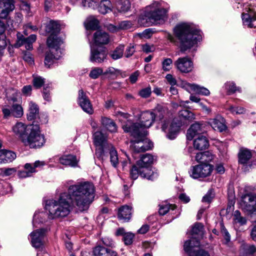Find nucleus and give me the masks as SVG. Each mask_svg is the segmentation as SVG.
Listing matches in <instances>:
<instances>
[{
  "mask_svg": "<svg viewBox=\"0 0 256 256\" xmlns=\"http://www.w3.org/2000/svg\"><path fill=\"white\" fill-rule=\"evenodd\" d=\"M245 250L247 254H253L256 252V248L254 245H246L245 246Z\"/></svg>",
  "mask_w": 256,
  "mask_h": 256,
  "instance_id": "680f3d73",
  "label": "nucleus"
},
{
  "mask_svg": "<svg viewBox=\"0 0 256 256\" xmlns=\"http://www.w3.org/2000/svg\"><path fill=\"white\" fill-rule=\"evenodd\" d=\"M132 208L125 205L121 206L118 211V218L124 222L128 221L131 218Z\"/></svg>",
  "mask_w": 256,
  "mask_h": 256,
  "instance_id": "2f4dec72",
  "label": "nucleus"
},
{
  "mask_svg": "<svg viewBox=\"0 0 256 256\" xmlns=\"http://www.w3.org/2000/svg\"><path fill=\"white\" fill-rule=\"evenodd\" d=\"M33 84L36 88H41L44 83V79L40 76L34 77L33 79Z\"/></svg>",
  "mask_w": 256,
  "mask_h": 256,
  "instance_id": "864d4df0",
  "label": "nucleus"
},
{
  "mask_svg": "<svg viewBox=\"0 0 256 256\" xmlns=\"http://www.w3.org/2000/svg\"><path fill=\"white\" fill-rule=\"evenodd\" d=\"M50 49L51 50L50 52L46 53L44 59V64L48 68L53 64L54 59H59L63 54V49L61 48L60 46H59L58 50H56V48Z\"/></svg>",
  "mask_w": 256,
  "mask_h": 256,
  "instance_id": "aec40b11",
  "label": "nucleus"
},
{
  "mask_svg": "<svg viewBox=\"0 0 256 256\" xmlns=\"http://www.w3.org/2000/svg\"><path fill=\"white\" fill-rule=\"evenodd\" d=\"M172 119V116L159 121L162 130L167 133L166 137L170 140L176 138L181 126L176 118H174L171 122Z\"/></svg>",
  "mask_w": 256,
  "mask_h": 256,
  "instance_id": "9d476101",
  "label": "nucleus"
},
{
  "mask_svg": "<svg viewBox=\"0 0 256 256\" xmlns=\"http://www.w3.org/2000/svg\"><path fill=\"white\" fill-rule=\"evenodd\" d=\"M174 34L182 53L194 46L202 38V32L188 22L176 24L174 28Z\"/></svg>",
  "mask_w": 256,
  "mask_h": 256,
  "instance_id": "f03ea898",
  "label": "nucleus"
},
{
  "mask_svg": "<svg viewBox=\"0 0 256 256\" xmlns=\"http://www.w3.org/2000/svg\"><path fill=\"white\" fill-rule=\"evenodd\" d=\"M110 149V161L112 166L116 168L118 164V158L116 150L112 146L108 148Z\"/></svg>",
  "mask_w": 256,
  "mask_h": 256,
  "instance_id": "79ce46f5",
  "label": "nucleus"
},
{
  "mask_svg": "<svg viewBox=\"0 0 256 256\" xmlns=\"http://www.w3.org/2000/svg\"><path fill=\"white\" fill-rule=\"evenodd\" d=\"M4 163L12 162L16 158V154L10 150H4Z\"/></svg>",
  "mask_w": 256,
  "mask_h": 256,
  "instance_id": "603ef678",
  "label": "nucleus"
},
{
  "mask_svg": "<svg viewBox=\"0 0 256 256\" xmlns=\"http://www.w3.org/2000/svg\"><path fill=\"white\" fill-rule=\"evenodd\" d=\"M94 144L96 147V154L98 157L102 156L105 150L112 146L108 143L107 136L100 130H97L93 134Z\"/></svg>",
  "mask_w": 256,
  "mask_h": 256,
  "instance_id": "9b49d317",
  "label": "nucleus"
},
{
  "mask_svg": "<svg viewBox=\"0 0 256 256\" xmlns=\"http://www.w3.org/2000/svg\"><path fill=\"white\" fill-rule=\"evenodd\" d=\"M124 48V45H119L110 54V57L114 60L120 58L123 56Z\"/></svg>",
  "mask_w": 256,
  "mask_h": 256,
  "instance_id": "ea45409f",
  "label": "nucleus"
},
{
  "mask_svg": "<svg viewBox=\"0 0 256 256\" xmlns=\"http://www.w3.org/2000/svg\"><path fill=\"white\" fill-rule=\"evenodd\" d=\"M46 230L41 228L36 230L30 234L32 246L36 249H42L44 246V238Z\"/></svg>",
  "mask_w": 256,
  "mask_h": 256,
  "instance_id": "f3484780",
  "label": "nucleus"
},
{
  "mask_svg": "<svg viewBox=\"0 0 256 256\" xmlns=\"http://www.w3.org/2000/svg\"><path fill=\"white\" fill-rule=\"evenodd\" d=\"M93 254L94 256H118V254L116 251L101 246L94 247L93 250Z\"/></svg>",
  "mask_w": 256,
  "mask_h": 256,
  "instance_id": "bb28decb",
  "label": "nucleus"
},
{
  "mask_svg": "<svg viewBox=\"0 0 256 256\" xmlns=\"http://www.w3.org/2000/svg\"><path fill=\"white\" fill-rule=\"evenodd\" d=\"M156 160V156L146 154L142 155L140 160L136 162V165L142 168L140 172L142 178L151 180L158 178V172L152 170L151 169V166Z\"/></svg>",
  "mask_w": 256,
  "mask_h": 256,
  "instance_id": "39448f33",
  "label": "nucleus"
},
{
  "mask_svg": "<svg viewBox=\"0 0 256 256\" xmlns=\"http://www.w3.org/2000/svg\"><path fill=\"white\" fill-rule=\"evenodd\" d=\"M178 116L180 118H183L184 120L191 122L195 119L194 114L188 110H182L178 112Z\"/></svg>",
  "mask_w": 256,
  "mask_h": 256,
  "instance_id": "a19ab883",
  "label": "nucleus"
},
{
  "mask_svg": "<svg viewBox=\"0 0 256 256\" xmlns=\"http://www.w3.org/2000/svg\"><path fill=\"white\" fill-rule=\"evenodd\" d=\"M142 50L146 53L152 52L154 50V47L152 46H150L148 44L142 45Z\"/></svg>",
  "mask_w": 256,
  "mask_h": 256,
  "instance_id": "338daca9",
  "label": "nucleus"
},
{
  "mask_svg": "<svg viewBox=\"0 0 256 256\" xmlns=\"http://www.w3.org/2000/svg\"><path fill=\"white\" fill-rule=\"evenodd\" d=\"M94 196L95 188L92 183H80L70 186L68 192L61 194L58 200H46L45 208L48 212L50 219L64 218L70 212V202L73 206L83 212L88 210Z\"/></svg>",
  "mask_w": 256,
  "mask_h": 256,
  "instance_id": "f257e3e1",
  "label": "nucleus"
},
{
  "mask_svg": "<svg viewBox=\"0 0 256 256\" xmlns=\"http://www.w3.org/2000/svg\"><path fill=\"white\" fill-rule=\"evenodd\" d=\"M166 14V10L162 6V3L154 2L146 6L145 16L150 22L156 24L163 21Z\"/></svg>",
  "mask_w": 256,
  "mask_h": 256,
  "instance_id": "0eeeda50",
  "label": "nucleus"
},
{
  "mask_svg": "<svg viewBox=\"0 0 256 256\" xmlns=\"http://www.w3.org/2000/svg\"><path fill=\"white\" fill-rule=\"evenodd\" d=\"M166 78L167 81L168 82V83L172 86H174L176 84V78H174L172 74H168L166 76Z\"/></svg>",
  "mask_w": 256,
  "mask_h": 256,
  "instance_id": "e2e57ef3",
  "label": "nucleus"
},
{
  "mask_svg": "<svg viewBox=\"0 0 256 256\" xmlns=\"http://www.w3.org/2000/svg\"><path fill=\"white\" fill-rule=\"evenodd\" d=\"M214 156L208 151L198 153L195 157L196 162L201 164H208L214 159Z\"/></svg>",
  "mask_w": 256,
  "mask_h": 256,
  "instance_id": "473e14b6",
  "label": "nucleus"
},
{
  "mask_svg": "<svg viewBox=\"0 0 256 256\" xmlns=\"http://www.w3.org/2000/svg\"><path fill=\"white\" fill-rule=\"evenodd\" d=\"M205 132L204 126L198 122L192 124L187 131L186 138L188 140H192L196 136L203 135Z\"/></svg>",
  "mask_w": 256,
  "mask_h": 256,
  "instance_id": "6ab92c4d",
  "label": "nucleus"
},
{
  "mask_svg": "<svg viewBox=\"0 0 256 256\" xmlns=\"http://www.w3.org/2000/svg\"><path fill=\"white\" fill-rule=\"evenodd\" d=\"M1 186L2 187V192L4 194H6L10 192L12 190V186L9 183L2 181Z\"/></svg>",
  "mask_w": 256,
  "mask_h": 256,
  "instance_id": "13d9d810",
  "label": "nucleus"
},
{
  "mask_svg": "<svg viewBox=\"0 0 256 256\" xmlns=\"http://www.w3.org/2000/svg\"><path fill=\"white\" fill-rule=\"evenodd\" d=\"M60 25L56 21L50 20L46 26V32L50 34L46 41L47 45L50 48H56L58 50L59 46L63 44V40L58 36L60 32Z\"/></svg>",
  "mask_w": 256,
  "mask_h": 256,
  "instance_id": "6e6552de",
  "label": "nucleus"
},
{
  "mask_svg": "<svg viewBox=\"0 0 256 256\" xmlns=\"http://www.w3.org/2000/svg\"><path fill=\"white\" fill-rule=\"evenodd\" d=\"M194 146L198 150H202L208 148L209 142L206 136L204 135L198 136L194 140Z\"/></svg>",
  "mask_w": 256,
  "mask_h": 256,
  "instance_id": "c85d7f7f",
  "label": "nucleus"
},
{
  "mask_svg": "<svg viewBox=\"0 0 256 256\" xmlns=\"http://www.w3.org/2000/svg\"><path fill=\"white\" fill-rule=\"evenodd\" d=\"M240 206L242 210L250 216V220L256 222V194L250 192L242 196Z\"/></svg>",
  "mask_w": 256,
  "mask_h": 256,
  "instance_id": "1a4fd4ad",
  "label": "nucleus"
},
{
  "mask_svg": "<svg viewBox=\"0 0 256 256\" xmlns=\"http://www.w3.org/2000/svg\"><path fill=\"white\" fill-rule=\"evenodd\" d=\"M116 234L117 236H122L123 240L126 245L131 244L134 237V234L132 232H126L124 228H119L117 230Z\"/></svg>",
  "mask_w": 256,
  "mask_h": 256,
  "instance_id": "72a5a7b5",
  "label": "nucleus"
},
{
  "mask_svg": "<svg viewBox=\"0 0 256 256\" xmlns=\"http://www.w3.org/2000/svg\"><path fill=\"white\" fill-rule=\"evenodd\" d=\"M144 136L134 137L138 138V140L130 141V148L132 153L143 152L150 150L152 148V143L147 140L144 139Z\"/></svg>",
  "mask_w": 256,
  "mask_h": 256,
  "instance_id": "ddd939ff",
  "label": "nucleus"
},
{
  "mask_svg": "<svg viewBox=\"0 0 256 256\" xmlns=\"http://www.w3.org/2000/svg\"><path fill=\"white\" fill-rule=\"evenodd\" d=\"M12 116L14 117L20 118L23 115V110L20 104H13L12 107Z\"/></svg>",
  "mask_w": 256,
  "mask_h": 256,
  "instance_id": "49530a36",
  "label": "nucleus"
},
{
  "mask_svg": "<svg viewBox=\"0 0 256 256\" xmlns=\"http://www.w3.org/2000/svg\"><path fill=\"white\" fill-rule=\"evenodd\" d=\"M102 243L107 246L112 247L114 245V242L112 238L108 237H104L102 238Z\"/></svg>",
  "mask_w": 256,
  "mask_h": 256,
  "instance_id": "052dcab7",
  "label": "nucleus"
},
{
  "mask_svg": "<svg viewBox=\"0 0 256 256\" xmlns=\"http://www.w3.org/2000/svg\"><path fill=\"white\" fill-rule=\"evenodd\" d=\"M32 90V86L30 85H27L23 87L22 92L26 96H30Z\"/></svg>",
  "mask_w": 256,
  "mask_h": 256,
  "instance_id": "0e129e2a",
  "label": "nucleus"
},
{
  "mask_svg": "<svg viewBox=\"0 0 256 256\" xmlns=\"http://www.w3.org/2000/svg\"><path fill=\"white\" fill-rule=\"evenodd\" d=\"M99 22L93 16L88 17L84 22V24L86 30H96L98 27Z\"/></svg>",
  "mask_w": 256,
  "mask_h": 256,
  "instance_id": "58836bf2",
  "label": "nucleus"
},
{
  "mask_svg": "<svg viewBox=\"0 0 256 256\" xmlns=\"http://www.w3.org/2000/svg\"><path fill=\"white\" fill-rule=\"evenodd\" d=\"M39 109L37 104L30 102H29L28 113L27 114L28 120H32L38 116Z\"/></svg>",
  "mask_w": 256,
  "mask_h": 256,
  "instance_id": "c9c22d12",
  "label": "nucleus"
},
{
  "mask_svg": "<svg viewBox=\"0 0 256 256\" xmlns=\"http://www.w3.org/2000/svg\"><path fill=\"white\" fill-rule=\"evenodd\" d=\"M213 170V166L210 164H200L190 167L188 173L194 179L203 178L210 176Z\"/></svg>",
  "mask_w": 256,
  "mask_h": 256,
  "instance_id": "f8f14e48",
  "label": "nucleus"
},
{
  "mask_svg": "<svg viewBox=\"0 0 256 256\" xmlns=\"http://www.w3.org/2000/svg\"><path fill=\"white\" fill-rule=\"evenodd\" d=\"M208 124L214 130L220 132L225 131L227 128L225 120L221 116H218L214 118L209 120Z\"/></svg>",
  "mask_w": 256,
  "mask_h": 256,
  "instance_id": "5701e85b",
  "label": "nucleus"
},
{
  "mask_svg": "<svg viewBox=\"0 0 256 256\" xmlns=\"http://www.w3.org/2000/svg\"><path fill=\"white\" fill-rule=\"evenodd\" d=\"M108 52L104 48H92L90 60L92 62L102 63L106 60Z\"/></svg>",
  "mask_w": 256,
  "mask_h": 256,
  "instance_id": "2eb2a0df",
  "label": "nucleus"
},
{
  "mask_svg": "<svg viewBox=\"0 0 256 256\" xmlns=\"http://www.w3.org/2000/svg\"><path fill=\"white\" fill-rule=\"evenodd\" d=\"M78 102L84 112L90 114H92L94 113V109L90 101L86 94L82 89L78 90Z\"/></svg>",
  "mask_w": 256,
  "mask_h": 256,
  "instance_id": "dca6fc26",
  "label": "nucleus"
},
{
  "mask_svg": "<svg viewBox=\"0 0 256 256\" xmlns=\"http://www.w3.org/2000/svg\"><path fill=\"white\" fill-rule=\"evenodd\" d=\"M214 196V194L212 190H209L206 194L202 198V201L203 202L210 203Z\"/></svg>",
  "mask_w": 256,
  "mask_h": 256,
  "instance_id": "6e6d98bb",
  "label": "nucleus"
},
{
  "mask_svg": "<svg viewBox=\"0 0 256 256\" xmlns=\"http://www.w3.org/2000/svg\"><path fill=\"white\" fill-rule=\"evenodd\" d=\"M151 93V88L149 86H148L140 90L139 91L138 94L142 98H147L150 96Z\"/></svg>",
  "mask_w": 256,
  "mask_h": 256,
  "instance_id": "5fc2aeb1",
  "label": "nucleus"
},
{
  "mask_svg": "<svg viewBox=\"0 0 256 256\" xmlns=\"http://www.w3.org/2000/svg\"><path fill=\"white\" fill-rule=\"evenodd\" d=\"M183 86L189 92L193 91L196 93L206 96H208L210 94V90L208 89L197 84L185 82Z\"/></svg>",
  "mask_w": 256,
  "mask_h": 256,
  "instance_id": "a878e982",
  "label": "nucleus"
},
{
  "mask_svg": "<svg viewBox=\"0 0 256 256\" xmlns=\"http://www.w3.org/2000/svg\"><path fill=\"white\" fill-rule=\"evenodd\" d=\"M246 12V13L244 12L242 14V22L244 26H247L249 28H252L254 27L253 22L256 21V12L250 8Z\"/></svg>",
  "mask_w": 256,
  "mask_h": 256,
  "instance_id": "393cba45",
  "label": "nucleus"
},
{
  "mask_svg": "<svg viewBox=\"0 0 256 256\" xmlns=\"http://www.w3.org/2000/svg\"><path fill=\"white\" fill-rule=\"evenodd\" d=\"M102 74H104L102 68L99 67H95L92 69L89 74V76L92 79H96Z\"/></svg>",
  "mask_w": 256,
  "mask_h": 256,
  "instance_id": "de8ad7c7",
  "label": "nucleus"
},
{
  "mask_svg": "<svg viewBox=\"0 0 256 256\" xmlns=\"http://www.w3.org/2000/svg\"><path fill=\"white\" fill-rule=\"evenodd\" d=\"M0 170V174L2 176H9L16 172L15 168H2Z\"/></svg>",
  "mask_w": 256,
  "mask_h": 256,
  "instance_id": "4d7b16f0",
  "label": "nucleus"
},
{
  "mask_svg": "<svg viewBox=\"0 0 256 256\" xmlns=\"http://www.w3.org/2000/svg\"><path fill=\"white\" fill-rule=\"evenodd\" d=\"M252 158V153L248 149L241 150L238 153V162L244 166L249 164V160Z\"/></svg>",
  "mask_w": 256,
  "mask_h": 256,
  "instance_id": "f704fd0d",
  "label": "nucleus"
},
{
  "mask_svg": "<svg viewBox=\"0 0 256 256\" xmlns=\"http://www.w3.org/2000/svg\"><path fill=\"white\" fill-rule=\"evenodd\" d=\"M121 74L120 70L114 67H109L104 72V75H109L110 76L116 77Z\"/></svg>",
  "mask_w": 256,
  "mask_h": 256,
  "instance_id": "09e8293b",
  "label": "nucleus"
},
{
  "mask_svg": "<svg viewBox=\"0 0 256 256\" xmlns=\"http://www.w3.org/2000/svg\"><path fill=\"white\" fill-rule=\"evenodd\" d=\"M32 124L26 126L22 122L16 123L12 128L14 132L18 136L22 142V138H25L31 130Z\"/></svg>",
  "mask_w": 256,
  "mask_h": 256,
  "instance_id": "b1692460",
  "label": "nucleus"
},
{
  "mask_svg": "<svg viewBox=\"0 0 256 256\" xmlns=\"http://www.w3.org/2000/svg\"><path fill=\"white\" fill-rule=\"evenodd\" d=\"M176 68L182 74H188L194 69V64L191 58L188 56L178 58L174 64Z\"/></svg>",
  "mask_w": 256,
  "mask_h": 256,
  "instance_id": "4468645a",
  "label": "nucleus"
},
{
  "mask_svg": "<svg viewBox=\"0 0 256 256\" xmlns=\"http://www.w3.org/2000/svg\"><path fill=\"white\" fill-rule=\"evenodd\" d=\"M100 122L102 126L110 132H115L117 131V126L114 120L105 116H102Z\"/></svg>",
  "mask_w": 256,
  "mask_h": 256,
  "instance_id": "c756f323",
  "label": "nucleus"
},
{
  "mask_svg": "<svg viewBox=\"0 0 256 256\" xmlns=\"http://www.w3.org/2000/svg\"><path fill=\"white\" fill-rule=\"evenodd\" d=\"M140 73L138 71H136L132 73L130 76L129 79L131 83H135L137 80L138 76H139Z\"/></svg>",
  "mask_w": 256,
  "mask_h": 256,
  "instance_id": "69168bd1",
  "label": "nucleus"
},
{
  "mask_svg": "<svg viewBox=\"0 0 256 256\" xmlns=\"http://www.w3.org/2000/svg\"><path fill=\"white\" fill-rule=\"evenodd\" d=\"M172 64V60L170 58H164L162 62V69L165 72L170 71Z\"/></svg>",
  "mask_w": 256,
  "mask_h": 256,
  "instance_id": "3c124183",
  "label": "nucleus"
},
{
  "mask_svg": "<svg viewBox=\"0 0 256 256\" xmlns=\"http://www.w3.org/2000/svg\"><path fill=\"white\" fill-rule=\"evenodd\" d=\"M142 169L141 168L138 167L137 165L133 166L130 172V176L132 178L136 180L139 175L142 178L140 172Z\"/></svg>",
  "mask_w": 256,
  "mask_h": 256,
  "instance_id": "8fccbe9b",
  "label": "nucleus"
},
{
  "mask_svg": "<svg viewBox=\"0 0 256 256\" xmlns=\"http://www.w3.org/2000/svg\"><path fill=\"white\" fill-rule=\"evenodd\" d=\"M58 160L62 164L71 167L76 166L78 163L76 156L72 154L64 155L59 158Z\"/></svg>",
  "mask_w": 256,
  "mask_h": 256,
  "instance_id": "7c9ffc66",
  "label": "nucleus"
},
{
  "mask_svg": "<svg viewBox=\"0 0 256 256\" xmlns=\"http://www.w3.org/2000/svg\"><path fill=\"white\" fill-rule=\"evenodd\" d=\"M159 206L158 212L162 216L166 214L170 210H174L176 208L174 204H170L166 202L162 203L160 204Z\"/></svg>",
  "mask_w": 256,
  "mask_h": 256,
  "instance_id": "37998d69",
  "label": "nucleus"
},
{
  "mask_svg": "<svg viewBox=\"0 0 256 256\" xmlns=\"http://www.w3.org/2000/svg\"><path fill=\"white\" fill-rule=\"evenodd\" d=\"M116 7L121 12H128L130 8V2L129 0H116Z\"/></svg>",
  "mask_w": 256,
  "mask_h": 256,
  "instance_id": "4c0bfd02",
  "label": "nucleus"
},
{
  "mask_svg": "<svg viewBox=\"0 0 256 256\" xmlns=\"http://www.w3.org/2000/svg\"><path fill=\"white\" fill-rule=\"evenodd\" d=\"M94 41L96 45L106 44L110 42V36L106 32L98 30L94 34Z\"/></svg>",
  "mask_w": 256,
  "mask_h": 256,
  "instance_id": "cd10ccee",
  "label": "nucleus"
},
{
  "mask_svg": "<svg viewBox=\"0 0 256 256\" xmlns=\"http://www.w3.org/2000/svg\"><path fill=\"white\" fill-rule=\"evenodd\" d=\"M112 4L109 0H102L100 2L98 8V12L103 14H106L112 11Z\"/></svg>",
  "mask_w": 256,
  "mask_h": 256,
  "instance_id": "e433bc0d",
  "label": "nucleus"
},
{
  "mask_svg": "<svg viewBox=\"0 0 256 256\" xmlns=\"http://www.w3.org/2000/svg\"><path fill=\"white\" fill-rule=\"evenodd\" d=\"M139 122L134 123L128 120L122 125V128L126 132H130L133 137L146 136L148 134L146 130L150 128L154 122V114L152 111L142 112L138 117Z\"/></svg>",
  "mask_w": 256,
  "mask_h": 256,
  "instance_id": "7ed1b4c3",
  "label": "nucleus"
},
{
  "mask_svg": "<svg viewBox=\"0 0 256 256\" xmlns=\"http://www.w3.org/2000/svg\"><path fill=\"white\" fill-rule=\"evenodd\" d=\"M224 88L227 90V92L228 94H231L236 91L240 92V88L236 86L234 82H227L224 84Z\"/></svg>",
  "mask_w": 256,
  "mask_h": 256,
  "instance_id": "a18cd8bd",
  "label": "nucleus"
},
{
  "mask_svg": "<svg viewBox=\"0 0 256 256\" xmlns=\"http://www.w3.org/2000/svg\"><path fill=\"white\" fill-rule=\"evenodd\" d=\"M2 112L4 114V116L5 118H7L8 117L12 116V108L10 109L6 107H4L2 108Z\"/></svg>",
  "mask_w": 256,
  "mask_h": 256,
  "instance_id": "774afa93",
  "label": "nucleus"
},
{
  "mask_svg": "<svg viewBox=\"0 0 256 256\" xmlns=\"http://www.w3.org/2000/svg\"><path fill=\"white\" fill-rule=\"evenodd\" d=\"M14 0H0V9L2 10L0 13V18H6L9 14L14 9Z\"/></svg>",
  "mask_w": 256,
  "mask_h": 256,
  "instance_id": "4be33fe9",
  "label": "nucleus"
},
{
  "mask_svg": "<svg viewBox=\"0 0 256 256\" xmlns=\"http://www.w3.org/2000/svg\"><path fill=\"white\" fill-rule=\"evenodd\" d=\"M135 52V48L134 45L130 44L126 48L125 52V56L126 58L131 56Z\"/></svg>",
  "mask_w": 256,
  "mask_h": 256,
  "instance_id": "bf43d9fd",
  "label": "nucleus"
},
{
  "mask_svg": "<svg viewBox=\"0 0 256 256\" xmlns=\"http://www.w3.org/2000/svg\"><path fill=\"white\" fill-rule=\"evenodd\" d=\"M17 40L15 46L19 48L25 44L26 48L28 50L32 49V44L36 42V36L31 34L27 38H25L20 32H18L16 34Z\"/></svg>",
  "mask_w": 256,
  "mask_h": 256,
  "instance_id": "a211bd4d",
  "label": "nucleus"
},
{
  "mask_svg": "<svg viewBox=\"0 0 256 256\" xmlns=\"http://www.w3.org/2000/svg\"><path fill=\"white\" fill-rule=\"evenodd\" d=\"M204 226L202 223L196 222L191 230L192 237L186 241L184 250L189 256H210L208 252L200 247V238L203 234Z\"/></svg>",
  "mask_w": 256,
  "mask_h": 256,
  "instance_id": "20e7f679",
  "label": "nucleus"
},
{
  "mask_svg": "<svg viewBox=\"0 0 256 256\" xmlns=\"http://www.w3.org/2000/svg\"><path fill=\"white\" fill-rule=\"evenodd\" d=\"M152 112L153 114H154V120L156 119L158 121L172 116V114L168 108L166 106L160 104H158Z\"/></svg>",
  "mask_w": 256,
  "mask_h": 256,
  "instance_id": "412c9836",
  "label": "nucleus"
},
{
  "mask_svg": "<svg viewBox=\"0 0 256 256\" xmlns=\"http://www.w3.org/2000/svg\"><path fill=\"white\" fill-rule=\"evenodd\" d=\"M22 142L31 148H40L44 145L46 140L44 136L40 133L39 125L32 124L28 134L25 138H22Z\"/></svg>",
  "mask_w": 256,
  "mask_h": 256,
  "instance_id": "423d86ee",
  "label": "nucleus"
},
{
  "mask_svg": "<svg viewBox=\"0 0 256 256\" xmlns=\"http://www.w3.org/2000/svg\"><path fill=\"white\" fill-rule=\"evenodd\" d=\"M234 220L236 224H238L240 226L245 225L247 222L246 218L242 216L240 212L238 210L234 212Z\"/></svg>",
  "mask_w": 256,
  "mask_h": 256,
  "instance_id": "c03bdc74",
  "label": "nucleus"
}]
</instances>
